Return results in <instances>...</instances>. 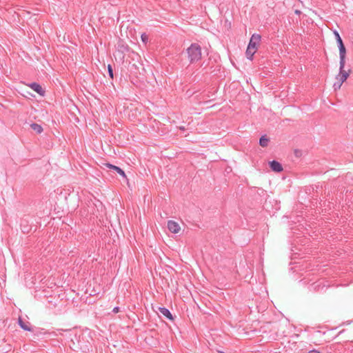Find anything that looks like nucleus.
Segmentation results:
<instances>
[{"instance_id": "obj_20", "label": "nucleus", "mask_w": 353, "mask_h": 353, "mask_svg": "<svg viewBox=\"0 0 353 353\" xmlns=\"http://www.w3.org/2000/svg\"><path fill=\"white\" fill-rule=\"evenodd\" d=\"M295 13H296V14H300L301 13V12L300 10H295Z\"/></svg>"}, {"instance_id": "obj_19", "label": "nucleus", "mask_w": 353, "mask_h": 353, "mask_svg": "<svg viewBox=\"0 0 353 353\" xmlns=\"http://www.w3.org/2000/svg\"><path fill=\"white\" fill-rule=\"evenodd\" d=\"M308 353H321L319 351H317V350H311Z\"/></svg>"}, {"instance_id": "obj_8", "label": "nucleus", "mask_w": 353, "mask_h": 353, "mask_svg": "<svg viewBox=\"0 0 353 353\" xmlns=\"http://www.w3.org/2000/svg\"><path fill=\"white\" fill-rule=\"evenodd\" d=\"M159 310L163 316L167 317L170 321L174 320L172 315L171 314L170 312L168 309H166L165 307H159Z\"/></svg>"}, {"instance_id": "obj_16", "label": "nucleus", "mask_w": 353, "mask_h": 353, "mask_svg": "<svg viewBox=\"0 0 353 353\" xmlns=\"http://www.w3.org/2000/svg\"><path fill=\"white\" fill-rule=\"evenodd\" d=\"M108 72H109L110 77L112 79L113 78V71H112V68L110 65H108Z\"/></svg>"}, {"instance_id": "obj_18", "label": "nucleus", "mask_w": 353, "mask_h": 353, "mask_svg": "<svg viewBox=\"0 0 353 353\" xmlns=\"http://www.w3.org/2000/svg\"><path fill=\"white\" fill-rule=\"evenodd\" d=\"M119 307H114V308L113 309V312H115V313L119 312Z\"/></svg>"}, {"instance_id": "obj_1", "label": "nucleus", "mask_w": 353, "mask_h": 353, "mask_svg": "<svg viewBox=\"0 0 353 353\" xmlns=\"http://www.w3.org/2000/svg\"><path fill=\"white\" fill-rule=\"evenodd\" d=\"M261 41V36L259 34L254 33L252 35L245 50V57L248 59L253 60L254 55L260 46Z\"/></svg>"}, {"instance_id": "obj_9", "label": "nucleus", "mask_w": 353, "mask_h": 353, "mask_svg": "<svg viewBox=\"0 0 353 353\" xmlns=\"http://www.w3.org/2000/svg\"><path fill=\"white\" fill-rule=\"evenodd\" d=\"M19 321V324L20 327H21L23 330H26V331H29V332L32 331V329H31V327H30V323H29L28 322V323H24V322L21 320V319L20 317L19 318V321Z\"/></svg>"}, {"instance_id": "obj_11", "label": "nucleus", "mask_w": 353, "mask_h": 353, "mask_svg": "<svg viewBox=\"0 0 353 353\" xmlns=\"http://www.w3.org/2000/svg\"><path fill=\"white\" fill-rule=\"evenodd\" d=\"M339 57H346V48L344 44L339 46Z\"/></svg>"}, {"instance_id": "obj_3", "label": "nucleus", "mask_w": 353, "mask_h": 353, "mask_svg": "<svg viewBox=\"0 0 353 353\" xmlns=\"http://www.w3.org/2000/svg\"><path fill=\"white\" fill-rule=\"evenodd\" d=\"M352 70H339V74L336 76V81L334 83L333 87L335 90H339L343 83L347 79L350 75Z\"/></svg>"}, {"instance_id": "obj_10", "label": "nucleus", "mask_w": 353, "mask_h": 353, "mask_svg": "<svg viewBox=\"0 0 353 353\" xmlns=\"http://www.w3.org/2000/svg\"><path fill=\"white\" fill-rule=\"evenodd\" d=\"M270 141V139L265 136H262L259 140V144L262 147H266Z\"/></svg>"}, {"instance_id": "obj_5", "label": "nucleus", "mask_w": 353, "mask_h": 353, "mask_svg": "<svg viewBox=\"0 0 353 353\" xmlns=\"http://www.w3.org/2000/svg\"><path fill=\"white\" fill-rule=\"evenodd\" d=\"M271 169L276 172H280L283 170V167L280 163L276 161L270 162Z\"/></svg>"}, {"instance_id": "obj_12", "label": "nucleus", "mask_w": 353, "mask_h": 353, "mask_svg": "<svg viewBox=\"0 0 353 353\" xmlns=\"http://www.w3.org/2000/svg\"><path fill=\"white\" fill-rule=\"evenodd\" d=\"M31 128H32V129L34 131H35L37 134H40V133H41V132H42V131H43V128H42L40 125H39V124H37V123H32V124L31 125Z\"/></svg>"}, {"instance_id": "obj_14", "label": "nucleus", "mask_w": 353, "mask_h": 353, "mask_svg": "<svg viewBox=\"0 0 353 353\" xmlns=\"http://www.w3.org/2000/svg\"><path fill=\"white\" fill-rule=\"evenodd\" d=\"M334 34L335 36V38H336V42L338 43V46H340V45H342L343 44V40L341 38L339 32L337 31H334Z\"/></svg>"}, {"instance_id": "obj_4", "label": "nucleus", "mask_w": 353, "mask_h": 353, "mask_svg": "<svg viewBox=\"0 0 353 353\" xmlns=\"http://www.w3.org/2000/svg\"><path fill=\"white\" fill-rule=\"evenodd\" d=\"M167 227L169 231L173 234H179L182 230L180 224L172 220L168 221Z\"/></svg>"}, {"instance_id": "obj_7", "label": "nucleus", "mask_w": 353, "mask_h": 353, "mask_svg": "<svg viewBox=\"0 0 353 353\" xmlns=\"http://www.w3.org/2000/svg\"><path fill=\"white\" fill-rule=\"evenodd\" d=\"M105 165L114 170H115L118 174H119L121 176L126 178V175L123 170H121L119 167H117L116 165H112L110 163H106Z\"/></svg>"}, {"instance_id": "obj_2", "label": "nucleus", "mask_w": 353, "mask_h": 353, "mask_svg": "<svg viewBox=\"0 0 353 353\" xmlns=\"http://www.w3.org/2000/svg\"><path fill=\"white\" fill-rule=\"evenodd\" d=\"M185 54L190 63H195L202 59V50L198 43H192L186 50Z\"/></svg>"}, {"instance_id": "obj_6", "label": "nucleus", "mask_w": 353, "mask_h": 353, "mask_svg": "<svg viewBox=\"0 0 353 353\" xmlns=\"http://www.w3.org/2000/svg\"><path fill=\"white\" fill-rule=\"evenodd\" d=\"M30 87L34 90L36 92H37L39 94H40L41 96H43L44 94H45V92L44 90H43V88H41V86L40 85H39L38 83H32L31 85H30Z\"/></svg>"}, {"instance_id": "obj_17", "label": "nucleus", "mask_w": 353, "mask_h": 353, "mask_svg": "<svg viewBox=\"0 0 353 353\" xmlns=\"http://www.w3.org/2000/svg\"><path fill=\"white\" fill-rule=\"evenodd\" d=\"M294 154H295V155H296V157H301V151L298 150H296L294 151Z\"/></svg>"}, {"instance_id": "obj_13", "label": "nucleus", "mask_w": 353, "mask_h": 353, "mask_svg": "<svg viewBox=\"0 0 353 353\" xmlns=\"http://www.w3.org/2000/svg\"><path fill=\"white\" fill-rule=\"evenodd\" d=\"M346 63V57H340V62H339V70H345V65Z\"/></svg>"}, {"instance_id": "obj_15", "label": "nucleus", "mask_w": 353, "mask_h": 353, "mask_svg": "<svg viewBox=\"0 0 353 353\" xmlns=\"http://www.w3.org/2000/svg\"><path fill=\"white\" fill-rule=\"evenodd\" d=\"M141 37L143 42L146 43L148 41V38L146 34H142Z\"/></svg>"}]
</instances>
